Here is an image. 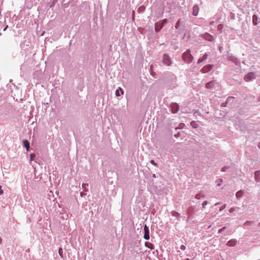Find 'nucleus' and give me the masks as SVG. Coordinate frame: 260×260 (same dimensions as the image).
I'll return each instance as SVG.
<instances>
[{"label": "nucleus", "instance_id": "1", "mask_svg": "<svg viewBox=\"0 0 260 260\" xmlns=\"http://www.w3.org/2000/svg\"><path fill=\"white\" fill-rule=\"evenodd\" d=\"M182 59L187 63H189L192 62L193 56L191 54L190 50L187 49L182 56Z\"/></svg>", "mask_w": 260, "mask_h": 260}, {"label": "nucleus", "instance_id": "2", "mask_svg": "<svg viewBox=\"0 0 260 260\" xmlns=\"http://www.w3.org/2000/svg\"><path fill=\"white\" fill-rule=\"evenodd\" d=\"M175 28L179 30V32H182L185 29V22L183 20L179 19L176 22Z\"/></svg>", "mask_w": 260, "mask_h": 260}, {"label": "nucleus", "instance_id": "3", "mask_svg": "<svg viewBox=\"0 0 260 260\" xmlns=\"http://www.w3.org/2000/svg\"><path fill=\"white\" fill-rule=\"evenodd\" d=\"M162 62L164 64L167 66H170L173 63L171 58L170 57L169 54L166 53L163 55Z\"/></svg>", "mask_w": 260, "mask_h": 260}, {"label": "nucleus", "instance_id": "4", "mask_svg": "<svg viewBox=\"0 0 260 260\" xmlns=\"http://www.w3.org/2000/svg\"><path fill=\"white\" fill-rule=\"evenodd\" d=\"M227 59L229 61H230L234 63L236 65L240 64V61L239 59L235 56H234L232 54H230L229 52H228Z\"/></svg>", "mask_w": 260, "mask_h": 260}, {"label": "nucleus", "instance_id": "5", "mask_svg": "<svg viewBox=\"0 0 260 260\" xmlns=\"http://www.w3.org/2000/svg\"><path fill=\"white\" fill-rule=\"evenodd\" d=\"M213 68V64H207L203 67L200 70V72L202 73H207L210 71L212 68Z\"/></svg>", "mask_w": 260, "mask_h": 260}, {"label": "nucleus", "instance_id": "6", "mask_svg": "<svg viewBox=\"0 0 260 260\" xmlns=\"http://www.w3.org/2000/svg\"><path fill=\"white\" fill-rule=\"evenodd\" d=\"M144 233L143 238H144V239L146 240H149V227L146 224H145L144 226Z\"/></svg>", "mask_w": 260, "mask_h": 260}, {"label": "nucleus", "instance_id": "7", "mask_svg": "<svg viewBox=\"0 0 260 260\" xmlns=\"http://www.w3.org/2000/svg\"><path fill=\"white\" fill-rule=\"evenodd\" d=\"M255 78L254 74L252 72H249L244 77V80L246 82H249L251 80Z\"/></svg>", "mask_w": 260, "mask_h": 260}, {"label": "nucleus", "instance_id": "8", "mask_svg": "<svg viewBox=\"0 0 260 260\" xmlns=\"http://www.w3.org/2000/svg\"><path fill=\"white\" fill-rule=\"evenodd\" d=\"M218 83L215 80H212L208 83H207L205 85V87L210 89H213L216 85H217Z\"/></svg>", "mask_w": 260, "mask_h": 260}, {"label": "nucleus", "instance_id": "9", "mask_svg": "<svg viewBox=\"0 0 260 260\" xmlns=\"http://www.w3.org/2000/svg\"><path fill=\"white\" fill-rule=\"evenodd\" d=\"M171 108L173 113H176L179 110V106L176 103H172L171 104Z\"/></svg>", "mask_w": 260, "mask_h": 260}, {"label": "nucleus", "instance_id": "10", "mask_svg": "<svg viewBox=\"0 0 260 260\" xmlns=\"http://www.w3.org/2000/svg\"><path fill=\"white\" fill-rule=\"evenodd\" d=\"M202 37L205 40L210 42H212L214 40L213 36L208 32H206L203 34L202 35Z\"/></svg>", "mask_w": 260, "mask_h": 260}, {"label": "nucleus", "instance_id": "11", "mask_svg": "<svg viewBox=\"0 0 260 260\" xmlns=\"http://www.w3.org/2000/svg\"><path fill=\"white\" fill-rule=\"evenodd\" d=\"M252 22L254 25H257L260 23V18L256 15H253L252 16Z\"/></svg>", "mask_w": 260, "mask_h": 260}, {"label": "nucleus", "instance_id": "12", "mask_svg": "<svg viewBox=\"0 0 260 260\" xmlns=\"http://www.w3.org/2000/svg\"><path fill=\"white\" fill-rule=\"evenodd\" d=\"M237 243V241L235 239H232L230 240H229L227 243L226 245L230 247H233L236 245V244Z\"/></svg>", "mask_w": 260, "mask_h": 260}, {"label": "nucleus", "instance_id": "13", "mask_svg": "<svg viewBox=\"0 0 260 260\" xmlns=\"http://www.w3.org/2000/svg\"><path fill=\"white\" fill-rule=\"evenodd\" d=\"M199 7L197 5H194L192 8V14L193 16H197L199 13Z\"/></svg>", "mask_w": 260, "mask_h": 260}, {"label": "nucleus", "instance_id": "14", "mask_svg": "<svg viewBox=\"0 0 260 260\" xmlns=\"http://www.w3.org/2000/svg\"><path fill=\"white\" fill-rule=\"evenodd\" d=\"M168 22V20L167 19H164L163 20L157 22L156 25H160L159 29H161L162 28L164 25L167 24Z\"/></svg>", "mask_w": 260, "mask_h": 260}, {"label": "nucleus", "instance_id": "15", "mask_svg": "<svg viewBox=\"0 0 260 260\" xmlns=\"http://www.w3.org/2000/svg\"><path fill=\"white\" fill-rule=\"evenodd\" d=\"M254 179L257 182H260V171H256L254 173Z\"/></svg>", "mask_w": 260, "mask_h": 260}, {"label": "nucleus", "instance_id": "16", "mask_svg": "<svg viewBox=\"0 0 260 260\" xmlns=\"http://www.w3.org/2000/svg\"><path fill=\"white\" fill-rule=\"evenodd\" d=\"M244 193L243 190H240L238 191L236 193V197L237 199L239 200Z\"/></svg>", "mask_w": 260, "mask_h": 260}, {"label": "nucleus", "instance_id": "17", "mask_svg": "<svg viewBox=\"0 0 260 260\" xmlns=\"http://www.w3.org/2000/svg\"><path fill=\"white\" fill-rule=\"evenodd\" d=\"M124 92L122 88L119 87L118 89H116L115 91V95L116 96H119L123 94Z\"/></svg>", "mask_w": 260, "mask_h": 260}, {"label": "nucleus", "instance_id": "18", "mask_svg": "<svg viewBox=\"0 0 260 260\" xmlns=\"http://www.w3.org/2000/svg\"><path fill=\"white\" fill-rule=\"evenodd\" d=\"M23 146L26 149V150L28 151L29 149V142L27 140H23Z\"/></svg>", "mask_w": 260, "mask_h": 260}, {"label": "nucleus", "instance_id": "19", "mask_svg": "<svg viewBox=\"0 0 260 260\" xmlns=\"http://www.w3.org/2000/svg\"><path fill=\"white\" fill-rule=\"evenodd\" d=\"M208 54L205 53L202 57L200 58L198 60V63H200L202 62L203 61L206 60L208 57Z\"/></svg>", "mask_w": 260, "mask_h": 260}, {"label": "nucleus", "instance_id": "20", "mask_svg": "<svg viewBox=\"0 0 260 260\" xmlns=\"http://www.w3.org/2000/svg\"><path fill=\"white\" fill-rule=\"evenodd\" d=\"M204 197H205V196H204V194L202 193V191L197 193L195 196V198L197 200H200L202 198H204Z\"/></svg>", "mask_w": 260, "mask_h": 260}, {"label": "nucleus", "instance_id": "21", "mask_svg": "<svg viewBox=\"0 0 260 260\" xmlns=\"http://www.w3.org/2000/svg\"><path fill=\"white\" fill-rule=\"evenodd\" d=\"M190 125L194 128H197L199 126L198 124L195 121H192L190 122Z\"/></svg>", "mask_w": 260, "mask_h": 260}, {"label": "nucleus", "instance_id": "22", "mask_svg": "<svg viewBox=\"0 0 260 260\" xmlns=\"http://www.w3.org/2000/svg\"><path fill=\"white\" fill-rule=\"evenodd\" d=\"M145 10V7L144 6H140L138 9V13H143Z\"/></svg>", "mask_w": 260, "mask_h": 260}, {"label": "nucleus", "instance_id": "23", "mask_svg": "<svg viewBox=\"0 0 260 260\" xmlns=\"http://www.w3.org/2000/svg\"><path fill=\"white\" fill-rule=\"evenodd\" d=\"M224 27L223 24H220L217 26V30L219 32V33H221L222 32V30Z\"/></svg>", "mask_w": 260, "mask_h": 260}, {"label": "nucleus", "instance_id": "24", "mask_svg": "<svg viewBox=\"0 0 260 260\" xmlns=\"http://www.w3.org/2000/svg\"><path fill=\"white\" fill-rule=\"evenodd\" d=\"M82 186L84 191H88V184L87 183H83Z\"/></svg>", "mask_w": 260, "mask_h": 260}, {"label": "nucleus", "instance_id": "25", "mask_svg": "<svg viewBox=\"0 0 260 260\" xmlns=\"http://www.w3.org/2000/svg\"><path fill=\"white\" fill-rule=\"evenodd\" d=\"M171 215L173 216H174V217H179L180 214L179 213H178V212L176 211H172L171 212Z\"/></svg>", "mask_w": 260, "mask_h": 260}, {"label": "nucleus", "instance_id": "26", "mask_svg": "<svg viewBox=\"0 0 260 260\" xmlns=\"http://www.w3.org/2000/svg\"><path fill=\"white\" fill-rule=\"evenodd\" d=\"M185 126V124L183 123H180L179 124V126L178 127H176V129H182L183 128V127Z\"/></svg>", "mask_w": 260, "mask_h": 260}, {"label": "nucleus", "instance_id": "27", "mask_svg": "<svg viewBox=\"0 0 260 260\" xmlns=\"http://www.w3.org/2000/svg\"><path fill=\"white\" fill-rule=\"evenodd\" d=\"M237 209H239L238 207H233L229 209V211L230 213H233L236 211Z\"/></svg>", "mask_w": 260, "mask_h": 260}, {"label": "nucleus", "instance_id": "28", "mask_svg": "<svg viewBox=\"0 0 260 260\" xmlns=\"http://www.w3.org/2000/svg\"><path fill=\"white\" fill-rule=\"evenodd\" d=\"M147 244H149V243L147 242H145V245L146 247L150 249L151 250H152L154 248V246L153 245L150 244V245L149 246H147Z\"/></svg>", "mask_w": 260, "mask_h": 260}, {"label": "nucleus", "instance_id": "29", "mask_svg": "<svg viewBox=\"0 0 260 260\" xmlns=\"http://www.w3.org/2000/svg\"><path fill=\"white\" fill-rule=\"evenodd\" d=\"M226 226H223V228L219 229L218 231V233L221 234L225 230V229H226Z\"/></svg>", "mask_w": 260, "mask_h": 260}, {"label": "nucleus", "instance_id": "30", "mask_svg": "<svg viewBox=\"0 0 260 260\" xmlns=\"http://www.w3.org/2000/svg\"><path fill=\"white\" fill-rule=\"evenodd\" d=\"M58 253L59 255L62 257L63 256V250L61 248H59L58 249Z\"/></svg>", "mask_w": 260, "mask_h": 260}, {"label": "nucleus", "instance_id": "31", "mask_svg": "<svg viewBox=\"0 0 260 260\" xmlns=\"http://www.w3.org/2000/svg\"><path fill=\"white\" fill-rule=\"evenodd\" d=\"M222 182V179H218L216 180V183H217L218 186H220L221 183Z\"/></svg>", "mask_w": 260, "mask_h": 260}, {"label": "nucleus", "instance_id": "32", "mask_svg": "<svg viewBox=\"0 0 260 260\" xmlns=\"http://www.w3.org/2000/svg\"><path fill=\"white\" fill-rule=\"evenodd\" d=\"M234 99V97H231V96L228 97L226 99V103L230 102L231 101H233Z\"/></svg>", "mask_w": 260, "mask_h": 260}, {"label": "nucleus", "instance_id": "33", "mask_svg": "<svg viewBox=\"0 0 260 260\" xmlns=\"http://www.w3.org/2000/svg\"><path fill=\"white\" fill-rule=\"evenodd\" d=\"M229 169V167H226V166H224L223 167H222V168H221V172H225V171H226V170H227L228 169Z\"/></svg>", "mask_w": 260, "mask_h": 260}, {"label": "nucleus", "instance_id": "34", "mask_svg": "<svg viewBox=\"0 0 260 260\" xmlns=\"http://www.w3.org/2000/svg\"><path fill=\"white\" fill-rule=\"evenodd\" d=\"M226 207V204H224L219 208V211L223 210Z\"/></svg>", "mask_w": 260, "mask_h": 260}, {"label": "nucleus", "instance_id": "35", "mask_svg": "<svg viewBox=\"0 0 260 260\" xmlns=\"http://www.w3.org/2000/svg\"><path fill=\"white\" fill-rule=\"evenodd\" d=\"M208 204V202L207 201H204L203 203H202V207L203 208H205L206 206Z\"/></svg>", "mask_w": 260, "mask_h": 260}, {"label": "nucleus", "instance_id": "36", "mask_svg": "<svg viewBox=\"0 0 260 260\" xmlns=\"http://www.w3.org/2000/svg\"><path fill=\"white\" fill-rule=\"evenodd\" d=\"M157 23H155V30L156 31H158L160 29H159V28H160V25H157Z\"/></svg>", "mask_w": 260, "mask_h": 260}, {"label": "nucleus", "instance_id": "37", "mask_svg": "<svg viewBox=\"0 0 260 260\" xmlns=\"http://www.w3.org/2000/svg\"><path fill=\"white\" fill-rule=\"evenodd\" d=\"M36 155L35 154H30V160L33 161L34 159V158L35 157Z\"/></svg>", "mask_w": 260, "mask_h": 260}, {"label": "nucleus", "instance_id": "38", "mask_svg": "<svg viewBox=\"0 0 260 260\" xmlns=\"http://www.w3.org/2000/svg\"><path fill=\"white\" fill-rule=\"evenodd\" d=\"M180 249L182 250H185L186 249V247L184 245H182L180 247Z\"/></svg>", "mask_w": 260, "mask_h": 260}, {"label": "nucleus", "instance_id": "39", "mask_svg": "<svg viewBox=\"0 0 260 260\" xmlns=\"http://www.w3.org/2000/svg\"><path fill=\"white\" fill-rule=\"evenodd\" d=\"M4 193L3 190L2 189V186L0 185V196L2 195Z\"/></svg>", "mask_w": 260, "mask_h": 260}, {"label": "nucleus", "instance_id": "40", "mask_svg": "<svg viewBox=\"0 0 260 260\" xmlns=\"http://www.w3.org/2000/svg\"><path fill=\"white\" fill-rule=\"evenodd\" d=\"M86 193H84V192L82 191L80 192V196L82 197H83L85 195H86Z\"/></svg>", "mask_w": 260, "mask_h": 260}, {"label": "nucleus", "instance_id": "41", "mask_svg": "<svg viewBox=\"0 0 260 260\" xmlns=\"http://www.w3.org/2000/svg\"><path fill=\"white\" fill-rule=\"evenodd\" d=\"M226 104H227V103H226V102H225V103H222L221 104V106L222 107H225V106H226Z\"/></svg>", "mask_w": 260, "mask_h": 260}, {"label": "nucleus", "instance_id": "42", "mask_svg": "<svg viewBox=\"0 0 260 260\" xmlns=\"http://www.w3.org/2000/svg\"><path fill=\"white\" fill-rule=\"evenodd\" d=\"M215 22L214 21H211L209 23L210 25H213L214 24Z\"/></svg>", "mask_w": 260, "mask_h": 260}, {"label": "nucleus", "instance_id": "43", "mask_svg": "<svg viewBox=\"0 0 260 260\" xmlns=\"http://www.w3.org/2000/svg\"><path fill=\"white\" fill-rule=\"evenodd\" d=\"M8 25L6 26L4 28L3 30H4V31H6V30H7V29L8 28Z\"/></svg>", "mask_w": 260, "mask_h": 260}, {"label": "nucleus", "instance_id": "44", "mask_svg": "<svg viewBox=\"0 0 260 260\" xmlns=\"http://www.w3.org/2000/svg\"><path fill=\"white\" fill-rule=\"evenodd\" d=\"M220 202H217V203H215L214 205H215V206H218V205H220Z\"/></svg>", "mask_w": 260, "mask_h": 260}, {"label": "nucleus", "instance_id": "45", "mask_svg": "<svg viewBox=\"0 0 260 260\" xmlns=\"http://www.w3.org/2000/svg\"><path fill=\"white\" fill-rule=\"evenodd\" d=\"M179 135H180L179 133H178L177 135H175V137L177 138V137H178L179 136Z\"/></svg>", "mask_w": 260, "mask_h": 260}, {"label": "nucleus", "instance_id": "46", "mask_svg": "<svg viewBox=\"0 0 260 260\" xmlns=\"http://www.w3.org/2000/svg\"><path fill=\"white\" fill-rule=\"evenodd\" d=\"M153 165H154V166H156V167H158V165L157 164H156V163H155V164H152Z\"/></svg>", "mask_w": 260, "mask_h": 260}, {"label": "nucleus", "instance_id": "47", "mask_svg": "<svg viewBox=\"0 0 260 260\" xmlns=\"http://www.w3.org/2000/svg\"><path fill=\"white\" fill-rule=\"evenodd\" d=\"M152 177H153V178H156V175H155V174H153L152 175Z\"/></svg>", "mask_w": 260, "mask_h": 260}, {"label": "nucleus", "instance_id": "48", "mask_svg": "<svg viewBox=\"0 0 260 260\" xmlns=\"http://www.w3.org/2000/svg\"><path fill=\"white\" fill-rule=\"evenodd\" d=\"M257 146L259 148H260V142L258 144Z\"/></svg>", "mask_w": 260, "mask_h": 260}, {"label": "nucleus", "instance_id": "49", "mask_svg": "<svg viewBox=\"0 0 260 260\" xmlns=\"http://www.w3.org/2000/svg\"><path fill=\"white\" fill-rule=\"evenodd\" d=\"M150 162H155L153 160H151L150 161Z\"/></svg>", "mask_w": 260, "mask_h": 260}, {"label": "nucleus", "instance_id": "50", "mask_svg": "<svg viewBox=\"0 0 260 260\" xmlns=\"http://www.w3.org/2000/svg\"><path fill=\"white\" fill-rule=\"evenodd\" d=\"M185 260H191V259H189V258H186Z\"/></svg>", "mask_w": 260, "mask_h": 260}, {"label": "nucleus", "instance_id": "51", "mask_svg": "<svg viewBox=\"0 0 260 260\" xmlns=\"http://www.w3.org/2000/svg\"><path fill=\"white\" fill-rule=\"evenodd\" d=\"M2 240V239H1V238H0V244H1Z\"/></svg>", "mask_w": 260, "mask_h": 260}, {"label": "nucleus", "instance_id": "52", "mask_svg": "<svg viewBox=\"0 0 260 260\" xmlns=\"http://www.w3.org/2000/svg\"><path fill=\"white\" fill-rule=\"evenodd\" d=\"M219 51H221V48H219Z\"/></svg>", "mask_w": 260, "mask_h": 260}, {"label": "nucleus", "instance_id": "53", "mask_svg": "<svg viewBox=\"0 0 260 260\" xmlns=\"http://www.w3.org/2000/svg\"><path fill=\"white\" fill-rule=\"evenodd\" d=\"M258 226H260V222L258 224Z\"/></svg>", "mask_w": 260, "mask_h": 260}, {"label": "nucleus", "instance_id": "54", "mask_svg": "<svg viewBox=\"0 0 260 260\" xmlns=\"http://www.w3.org/2000/svg\"><path fill=\"white\" fill-rule=\"evenodd\" d=\"M73 260H75V259H73Z\"/></svg>", "mask_w": 260, "mask_h": 260}, {"label": "nucleus", "instance_id": "55", "mask_svg": "<svg viewBox=\"0 0 260 260\" xmlns=\"http://www.w3.org/2000/svg\"><path fill=\"white\" fill-rule=\"evenodd\" d=\"M222 260H224V259H222Z\"/></svg>", "mask_w": 260, "mask_h": 260}]
</instances>
